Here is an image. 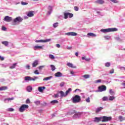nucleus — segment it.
I'll return each mask as SVG.
<instances>
[{"label":"nucleus","instance_id":"1","mask_svg":"<svg viewBox=\"0 0 125 125\" xmlns=\"http://www.w3.org/2000/svg\"><path fill=\"white\" fill-rule=\"evenodd\" d=\"M117 31H118V29L116 28L102 29L101 30V31H102V33H109L110 32H116Z\"/></svg>","mask_w":125,"mask_h":125},{"label":"nucleus","instance_id":"2","mask_svg":"<svg viewBox=\"0 0 125 125\" xmlns=\"http://www.w3.org/2000/svg\"><path fill=\"white\" fill-rule=\"evenodd\" d=\"M81 96L79 95H75L72 98L73 103H79L81 102Z\"/></svg>","mask_w":125,"mask_h":125},{"label":"nucleus","instance_id":"3","mask_svg":"<svg viewBox=\"0 0 125 125\" xmlns=\"http://www.w3.org/2000/svg\"><path fill=\"white\" fill-rule=\"evenodd\" d=\"M29 108V105L27 104H22L19 108V111L21 113H23L25 110Z\"/></svg>","mask_w":125,"mask_h":125},{"label":"nucleus","instance_id":"4","mask_svg":"<svg viewBox=\"0 0 125 125\" xmlns=\"http://www.w3.org/2000/svg\"><path fill=\"white\" fill-rule=\"evenodd\" d=\"M112 120V117L109 116H102V122L103 123H105L106 122H110V121Z\"/></svg>","mask_w":125,"mask_h":125},{"label":"nucleus","instance_id":"5","mask_svg":"<svg viewBox=\"0 0 125 125\" xmlns=\"http://www.w3.org/2000/svg\"><path fill=\"white\" fill-rule=\"evenodd\" d=\"M23 21V19L21 18L20 17H18L16 18L15 19L13 20V23H20V22H22Z\"/></svg>","mask_w":125,"mask_h":125},{"label":"nucleus","instance_id":"6","mask_svg":"<svg viewBox=\"0 0 125 125\" xmlns=\"http://www.w3.org/2000/svg\"><path fill=\"white\" fill-rule=\"evenodd\" d=\"M64 19H67L68 17L69 18H72V17H73V16H74V15L73 14L70 13H64Z\"/></svg>","mask_w":125,"mask_h":125},{"label":"nucleus","instance_id":"7","mask_svg":"<svg viewBox=\"0 0 125 125\" xmlns=\"http://www.w3.org/2000/svg\"><path fill=\"white\" fill-rule=\"evenodd\" d=\"M4 21H5L6 22H11L12 21V18L8 16H6L4 19Z\"/></svg>","mask_w":125,"mask_h":125},{"label":"nucleus","instance_id":"8","mask_svg":"<svg viewBox=\"0 0 125 125\" xmlns=\"http://www.w3.org/2000/svg\"><path fill=\"white\" fill-rule=\"evenodd\" d=\"M106 89H107V87L104 85L99 87V90L101 92H102V91H105Z\"/></svg>","mask_w":125,"mask_h":125},{"label":"nucleus","instance_id":"9","mask_svg":"<svg viewBox=\"0 0 125 125\" xmlns=\"http://www.w3.org/2000/svg\"><path fill=\"white\" fill-rule=\"evenodd\" d=\"M51 41V39H47V40H36L35 42H50Z\"/></svg>","mask_w":125,"mask_h":125},{"label":"nucleus","instance_id":"10","mask_svg":"<svg viewBox=\"0 0 125 125\" xmlns=\"http://www.w3.org/2000/svg\"><path fill=\"white\" fill-rule=\"evenodd\" d=\"M94 122L95 123H99V122H102V117H95Z\"/></svg>","mask_w":125,"mask_h":125},{"label":"nucleus","instance_id":"11","mask_svg":"<svg viewBox=\"0 0 125 125\" xmlns=\"http://www.w3.org/2000/svg\"><path fill=\"white\" fill-rule=\"evenodd\" d=\"M66 65L68 66V67H69V68H72L73 69H76L77 66L74 65L73 63L70 62H68Z\"/></svg>","mask_w":125,"mask_h":125},{"label":"nucleus","instance_id":"12","mask_svg":"<svg viewBox=\"0 0 125 125\" xmlns=\"http://www.w3.org/2000/svg\"><path fill=\"white\" fill-rule=\"evenodd\" d=\"M65 35H66L67 36H78V34H77V33H75V32H68L65 33Z\"/></svg>","mask_w":125,"mask_h":125},{"label":"nucleus","instance_id":"13","mask_svg":"<svg viewBox=\"0 0 125 125\" xmlns=\"http://www.w3.org/2000/svg\"><path fill=\"white\" fill-rule=\"evenodd\" d=\"M34 13H35V12L33 11H30L28 12L27 15L28 17H33V16L34 15Z\"/></svg>","mask_w":125,"mask_h":125},{"label":"nucleus","instance_id":"14","mask_svg":"<svg viewBox=\"0 0 125 125\" xmlns=\"http://www.w3.org/2000/svg\"><path fill=\"white\" fill-rule=\"evenodd\" d=\"M44 46V45H42V46L36 45L34 47V50H37V49H43V47Z\"/></svg>","mask_w":125,"mask_h":125},{"label":"nucleus","instance_id":"15","mask_svg":"<svg viewBox=\"0 0 125 125\" xmlns=\"http://www.w3.org/2000/svg\"><path fill=\"white\" fill-rule=\"evenodd\" d=\"M39 64V61L38 60L35 61L32 63V67L35 68V67H37Z\"/></svg>","mask_w":125,"mask_h":125},{"label":"nucleus","instance_id":"16","mask_svg":"<svg viewBox=\"0 0 125 125\" xmlns=\"http://www.w3.org/2000/svg\"><path fill=\"white\" fill-rule=\"evenodd\" d=\"M62 76H63V74L60 72H58L55 74V77H61Z\"/></svg>","mask_w":125,"mask_h":125},{"label":"nucleus","instance_id":"17","mask_svg":"<svg viewBox=\"0 0 125 125\" xmlns=\"http://www.w3.org/2000/svg\"><path fill=\"white\" fill-rule=\"evenodd\" d=\"M96 3H98L99 4H103L104 1L103 0H97L95 1Z\"/></svg>","mask_w":125,"mask_h":125},{"label":"nucleus","instance_id":"18","mask_svg":"<svg viewBox=\"0 0 125 125\" xmlns=\"http://www.w3.org/2000/svg\"><path fill=\"white\" fill-rule=\"evenodd\" d=\"M43 89H45V87L44 86H40L38 87V91L40 92H42V91H43Z\"/></svg>","mask_w":125,"mask_h":125},{"label":"nucleus","instance_id":"19","mask_svg":"<svg viewBox=\"0 0 125 125\" xmlns=\"http://www.w3.org/2000/svg\"><path fill=\"white\" fill-rule=\"evenodd\" d=\"M59 93H60L61 97H66V96H67L66 93H64L63 91H60Z\"/></svg>","mask_w":125,"mask_h":125},{"label":"nucleus","instance_id":"20","mask_svg":"<svg viewBox=\"0 0 125 125\" xmlns=\"http://www.w3.org/2000/svg\"><path fill=\"white\" fill-rule=\"evenodd\" d=\"M82 60H85L87 62H89V61H90V58H86V57H82Z\"/></svg>","mask_w":125,"mask_h":125},{"label":"nucleus","instance_id":"21","mask_svg":"<svg viewBox=\"0 0 125 125\" xmlns=\"http://www.w3.org/2000/svg\"><path fill=\"white\" fill-rule=\"evenodd\" d=\"M104 108L102 107H100L97 108V109H96L95 112L97 114L98 113H99L101 111H102L103 110Z\"/></svg>","mask_w":125,"mask_h":125},{"label":"nucleus","instance_id":"22","mask_svg":"<svg viewBox=\"0 0 125 125\" xmlns=\"http://www.w3.org/2000/svg\"><path fill=\"white\" fill-rule=\"evenodd\" d=\"M9 43V42L7 41H4L2 42V44H3L5 46H8Z\"/></svg>","mask_w":125,"mask_h":125},{"label":"nucleus","instance_id":"23","mask_svg":"<svg viewBox=\"0 0 125 125\" xmlns=\"http://www.w3.org/2000/svg\"><path fill=\"white\" fill-rule=\"evenodd\" d=\"M32 89H33V87L31 86H29L27 87V91H28V92H31Z\"/></svg>","mask_w":125,"mask_h":125},{"label":"nucleus","instance_id":"24","mask_svg":"<svg viewBox=\"0 0 125 125\" xmlns=\"http://www.w3.org/2000/svg\"><path fill=\"white\" fill-rule=\"evenodd\" d=\"M71 91H72V88H69L66 91L65 94H66V96H67V95H68V93H70V92Z\"/></svg>","mask_w":125,"mask_h":125},{"label":"nucleus","instance_id":"25","mask_svg":"<svg viewBox=\"0 0 125 125\" xmlns=\"http://www.w3.org/2000/svg\"><path fill=\"white\" fill-rule=\"evenodd\" d=\"M87 36H89L90 37H96L95 34H94L93 33H89L87 34Z\"/></svg>","mask_w":125,"mask_h":125},{"label":"nucleus","instance_id":"26","mask_svg":"<svg viewBox=\"0 0 125 125\" xmlns=\"http://www.w3.org/2000/svg\"><path fill=\"white\" fill-rule=\"evenodd\" d=\"M25 81H32V78L31 77L26 76L25 77Z\"/></svg>","mask_w":125,"mask_h":125},{"label":"nucleus","instance_id":"27","mask_svg":"<svg viewBox=\"0 0 125 125\" xmlns=\"http://www.w3.org/2000/svg\"><path fill=\"white\" fill-rule=\"evenodd\" d=\"M16 65H17V63H14L12 65L10 66V69H14L16 67Z\"/></svg>","mask_w":125,"mask_h":125},{"label":"nucleus","instance_id":"28","mask_svg":"<svg viewBox=\"0 0 125 125\" xmlns=\"http://www.w3.org/2000/svg\"><path fill=\"white\" fill-rule=\"evenodd\" d=\"M6 89H7V87L6 86H2L0 87V91L6 90Z\"/></svg>","mask_w":125,"mask_h":125},{"label":"nucleus","instance_id":"29","mask_svg":"<svg viewBox=\"0 0 125 125\" xmlns=\"http://www.w3.org/2000/svg\"><path fill=\"white\" fill-rule=\"evenodd\" d=\"M50 103L51 104H56L57 103H59V102L57 100H53L51 101Z\"/></svg>","mask_w":125,"mask_h":125},{"label":"nucleus","instance_id":"30","mask_svg":"<svg viewBox=\"0 0 125 125\" xmlns=\"http://www.w3.org/2000/svg\"><path fill=\"white\" fill-rule=\"evenodd\" d=\"M90 76L88 74H85L84 75L83 77L84 78V79H88L89 78H90Z\"/></svg>","mask_w":125,"mask_h":125},{"label":"nucleus","instance_id":"31","mask_svg":"<svg viewBox=\"0 0 125 125\" xmlns=\"http://www.w3.org/2000/svg\"><path fill=\"white\" fill-rule=\"evenodd\" d=\"M115 98H116V97H115L113 96H111L109 97V101H113V100H114V99H115Z\"/></svg>","mask_w":125,"mask_h":125},{"label":"nucleus","instance_id":"32","mask_svg":"<svg viewBox=\"0 0 125 125\" xmlns=\"http://www.w3.org/2000/svg\"><path fill=\"white\" fill-rule=\"evenodd\" d=\"M109 93L111 94V95H115V92L113 90V89L109 90Z\"/></svg>","mask_w":125,"mask_h":125},{"label":"nucleus","instance_id":"33","mask_svg":"<svg viewBox=\"0 0 125 125\" xmlns=\"http://www.w3.org/2000/svg\"><path fill=\"white\" fill-rule=\"evenodd\" d=\"M51 78H52V77L50 76V77H46L44 78L43 80V81H48V80H50V79H51Z\"/></svg>","mask_w":125,"mask_h":125},{"label":"nucleus","instance_id":"34","mask_svg":"<svg viewBox=\"0 0 125 125\" xmlns=\"http://www.w3.org/2000/svg\"><path fill=\"white\" fill-rule=\"evenodd\" d=\"M50 67L51 68L52 71H55V66L54 65L51 64L50 65Z\"/></svg>","mask_w":125,"mask_h":125},{"label":"nucleus","instance_id":"35","mask_svg":"<svg viewBox=\"0 0 125 125\" xmlns=\"http://www.w3.org/2000/svg\"><path fill=\"white\" fill-rule=\"evenodd\" d=\"M54 28H57L58 27V22L54 23L53 25Z\"/></svg>","mask_w":125,"mask_h":125},{"label":"nucleus","instance_id":"36","mask_svg":"<svg viewBox=\"0 0 125 125\" xmlns=\"http://www.w3.org/2000/svg\"><path fill=\"white\" fill-rule=\"evenodd\" d=\"M35 104H36V105H40V104H41V102L40 101H36L34 102Z\"/></svg>","mask_w":125,"mask_h":125},{"label":"nucleus","instance_id":"37","mask_svg":"<svg viewBox=\"0 0 125 125\" xmlns=\"http://www.w3.org/2000/svg\"><path fill=\"white\" fill-rule=\"evenodd\" d=\"M49 58H50V59H55V57H54V56H53V55H51V54H50L49 55Z\"/></svg>","mask_w":125,"mask_h":125},{"label":"nucleus","instance_id":"38","mask_svg":"<svg viewBox=\"0 0 125 125\" xmlns=\"http://www.w3.org/2000/svg\"><path fill=\"white\" fill-rule=\"evenodd\" d=\"M108 101V97H104L103 98V101Z\"/></svg>","mask_w":125,"mask_h":125},{"label":"nucleus","instance_id":"39","mask_svg":"<svg viewBox=\"0 0 125 125\" xmlns=\"http://www.w3.org/2000/svg\"><path fill=\"white\" fill-rule=\"evenodd\" d=\"M110 65H111V63L106 62V63H105V67H110Z\"/></svg>","mask_w":125,"mask_h":125},{"label":"nucleus","instance_id":"40","mask_svg":"<svg viewBox=\"0 0 125 125\" xmlns=\"http://www.w3.org/2000/svg\"><path fill=\"white\" fill-rule=\"evenodd\" d=\"M21 4L22 5H27L28 4V2L21 1Z\"/></svg>","mask_w":125,"mask_h":125},{"label":"nucleus","instance_id":"41","mask_svg":"<svg viewBox=\"0 0 125 125\" xmlns=\"http://www.w3.org/2000/svg\"><path fill=\"white\" fill-rule=\"evenodd\" d=\"M13 111H14V109L12 108H9L8 109V112H13Z\"/></svg>","mask_w":125,"mask_h":125},{"label":"nucleus","instance_id":"42","mask_svg":"<svg viewBox=\"0 0 125 125\" xmlns=\"http://www.w3.org/2000/svg\"><path fill=\"white\" fill-rule=\"evenodd\" d=\"M110 1L114 2V3H118V2H119V1H118V0H110Z\"/></svg>","mask_w":125,"mask_h":125},{"label":"nucleus","instance_id":"43","mask_svg":"<svg viewBox=\"0 0 125 125\" xmlns=\"http://www.w3.org/2000/svg\"><path fill=\"white\" fill-rule=\"evenodd\" d=\"M53 97H54L55 98H57L59 97V93L55 94L54 95Z\"/></svg>","mask_w":125,"mask_h":125},{"label":"nucleus","instance_id":"44","mask_svg":"<svg viewBox=\"0 0 125 125\" xmlns=\"http://www.w3.org/2000/svg\"><path fill=\"white\" fill-rule=\"evenodd\" d=\"M34 74H35V75H39L40 74V72H39V70H36L34 72Z\"/></svg>","mask_w":125,"mask_h":125},{"label":"nucleus","instance_id":"45","mask_svg":"<svg viewBox=\"0 0 125 125\" xmlns=\"http://www.w3.org/2000/svg\"><path fill=\"white\" fill-rule=\"evenodd\" d=\"M26 104H30L31 103V101H30V99H27L26 101Z\"/></svg>","mask_w":125,"mask_h":125},{"label":"nucleus","instance_id":"46","mask_svg":"<svg viewBox=\"0 0 125 125\" xmlns=\"http://www.w3.org/2000/svg\"><path fill=\"white\" fill-rule=\"evenodd\" d=\"M119 119L121 122H123L124 120V118L122 117V116H119Z\"/></svg>","mask_w":125,"mask_h":125},{"label":"nucleus","instance_id":"47","mask_svg":"<svg viewBox=\"0 0 125 125\" xmlns=\"http://www.w3.org/2000/svg\"><path fill=\"white\" fill-rule=\"evenodd\" d=\"M74 10H75V11H79V8L78 6L74 7Z\"/></svg>","mask_w":125,"mask_h":125},{"label":"nucleus","instance_id":"48","mask_svg":"<svg viewBox=\"0 0 125 125\" xmlns=\"http://www.w3.org/2000/svg\"><path fill=\"white\" fill-rule=\"evenodd\" d=\"M2 31H6V27H4V26H2Z\"/></svg>","mask_w":125,"mask_h":125},{"label":"nucleus","instance_id":"49","mask_svg":"<svg viewBox=\"0 0 125 125\" xmlns=\"http://www.w3.org/2000/svg\"><path fill=\"white\" fill-rule=\"evenodd\" d=\"M64 84H65V83L64 82H62L60 83V86H61L62 87V86H64Z\"/></svg>","mask_w":125,"mask_h":125},{"label":"nucleus","instance_id":"50","mask_svg":"<svg viewBox=\"0 0 125 125\" xmlns=\"http://www.w3.org/2000/svg\"><path fill=\"white\" fill-rule=\"evenodd\" d=\"M86 101L88 103H89V102H90V100L89 97H88V98L86 99Z\"/></svg>","mask_w":125,"mask_h":125},{"label":"nucleus","instance_id":"51","mask_svg":"<svg viewBox=\"0 0 125 125\" xmlns=\"http://www.w3.org/2000/svg\"><path fill=\"white\" fill-rule=\"evenodd\" d=\"M37 79H39V77H35L34 78H32V81H35V80H37Z\"/></svg>","mask_w":125,"mask_h":125},{"label":"nucleus","instance_id":"52","mask_svg":"<svg viewBox=\"0 0 125 125\" xmlns=\"http://www.w3.org/2000/svg\"><path fill=\"white\" fill-rule=\"evenodd\" d=\"M114 72H115V70L114 69H111L109 73H110V74H114Z\"/></svg>","mask_w":125,"mask_h":125},{"label":"nucleus","instance_id":"53","mask_svg":"<svg viewBox=\"0 0 125 125\" xmlns=\"http://www.w3.org/2000/svg\"><path fill=\"white\" fill-rule=\"evenodd\" d=\"M61 45L60 44H57L56 47H58V48H60Z\"/></svg>","mask_w":125,"mask_h":125},{"label":"nucleus","instance_id":"54","mask_svg":"<svg viewBox=\"0 0 125 125\" xmlns=\"http://www.w3.org/2000/svg\"><path fill=\"white\" fill-rule=\"evenodd\" d=\"M0 59L1 61H3V60H4V58L0 56Z\"/></svg>","mask_w":125,"mask_h":125},{"label":"nucleus","instance_id":"55","mask_svg":"<svg viewBox=\"0 0 125 125\" xmlns=\"http://www.w3.org/2000/svg\"><path fill=\"white\" fill-rule=\"evenodd\" d=\"M120 70H125V67H120Z\"/></svg>","mask_w":125,"mask_h":125},{"label":"nucleus","instance_id":"56","mask_svg":"<svg viewBox=\"0 0 125 125\" xmlns=\"http://www.w3.org/2000/svg\"><path fill=\"white\" fill-rule=\"evenodd\" d=\"M26 68L27 69H30V66L29 65H27L26 66Z\"/></svg>","mask_w":125,"mask_h":125},{"label":"nucleus","instance_id":"57","mask_svg":"<svg viewBox=\"0 0 125 125\" xmlns=\"http://www.w3.org/2000/svg\"><path fill=\"white\" fill-rule=\"evenodd\" d=\"M43 66H39V70H42V68H43Z\"/></svg>","mask_w":125,"mask_h":125},{"label":"nucleus","instance_id":"58","mask_svg":"<svg viewBox=\"0 0 125 125\" xmlns=\"http://www.w3.org/2000/svg\"><path fill=\"white\" fill-rule=\"evenodd\" d=\"M13 99H14V98H13L7 99V100H13Z\"/></svg>","mask_w":125,"mask_h":125},{"label":"nucleus","instance_id":"59","mask_svg":"<svg viewBox=\"0 0 125 125\" xmlns=\"http://www.w3.org/2000/svg\"><path fill=\"white\" fill-rule=\"evenodd\" d=\"M70 74H71V75H74V74H75V72H74V71H72L70 72Z\"/></svg>","mask_w":125,"mask_h":125},{"label":"nucleus","instance_id":"60","mask_svg":"<svg viewBox=\"0 0 125 125\" xmlns=\"http://www.w3.org/2000/svg\"><path fill=\"white\" fill-rule=\"evenodd\" d=\"M97 83H101V80H98L97 81Z\"/></svg>","mask_w":125,"mask_h":125},{"label":"nucleus","instance_id":"61","mask_svg":"<svg viewBox=\"0 0 125 125\" xmlns=\"http://www.w3.org/2000/svg\"><path fill=\"white\" fill-rule=\"evenodd\" d=\"M75 55H76V56H78L79 53H78V52H76V53H75Z\"/></svg>","mask_w":125,"mask_h":125},{"label":"nucleus","instance_id":"62","mask_svg":"<svg viewBox=\"0 0 125 125\" xmlns=\"http://www.w3.org/2000/svg\"><path fill=\"white\" fill-rule=\"evenodd\" d=\"M78 114H79V113L75 114V115H74V117H77V116H78Z\"/></svg>","mask_w":125,"mask_h":125},{"label":"nucleus","instance_id":"63","mask_svg":"<svg viewBox=\"0 0 125 125\" xmlns=\"http://www.w3.org/2000/svg\"><path fill=\"white\" fill-rule=\"evenodd\" d=\"M67 49H72V47H69L67 48Z\"/></svg>","mask_w":125,"mask_h":125},{"label":"nucleus","instance_id":"64","mask_svg":"<svg viewBox=\"0 0 125 125\" xmlns=\"http://www.w3.org/2000/svg\"><path fill=\"white\" fill-rule=\"evenodd\" d=\"M48 9H51V6H48Z\"/></svg>","mask_w":125,"mask_h":125}]
</instances>
